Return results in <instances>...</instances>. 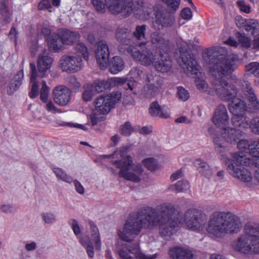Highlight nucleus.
<instances>
[{"label":"nucleus","instance_id":"1","mask_svg":"<svg viewBox=\"0 0 259 259\" xmlns=\"http://www.w3.org/2000/svg\"><path fill=\"white\" fill-rule=\"evenodd\" d=\"M226 52L225 48L218 46L205 50L202 54L203 65L215 78L212 81V87L218 97L225 101L232 100L229 104V110L233 115L231 120L232 125L245 128L248 125L245 118L239 116V113L247 110L252 111L258 107V102L250 84L247 83L243 88V92L248 99L249 106L247 107L243 101L235 98L237 88L233 83L224 77L236 69L238 59L236 55H226Z\"/></svg>","mask_w":259,"mask_h":259},{"label":"nucleus","instance_id":"2","mask_svg":"<svg viewBox=\"0 0 259 259\" xmlns=\"http://www.w3.org/2000/svg\"><path fill=\"white\" fill-rule=\"evenodd\" d=\"M157 214L153 210H141L130 214L122 227L117 229V236L121 241L131 242L139 234L142 228L158 227L161 236L170 237L182 227L197 232L204 228L206 215L196 209H189L184 213L182 221L175 212L170 203H163L156 208Z\"/></svg>","mask_w":259,"mask_h":259},{"label":"nucleus","instance_id":"3","mask_svg":"<svg viewBox=\"0 0 259 259\" xmlns=\"http://www.w3.org/2000/svg\"><path fill=\"white\" fill-rule=\"evenodd\" d=\"M151 42L153 47L159 49L158 54H153V52L143 49L145 44L131 46L128 51L133 58L141 64L145 66L152 64L158 71H168L171 66V61L168 54L167 42L160 35L154 34L152 36Z\"/></svg>","mask_w":259,"mask_h":259},{"label":"nucleus","instance_id":"4","mask_svg":"<svg viewBox=\"0 0 259 259\" xmlns=\"http://www.w3.org/2000/svg\"><path fill=\"white\" fill-rule=\"evenodd\" d=\"M131 148L132 145H123L113 154L102 155L100 158L109 159L112 164L120 169L118 172L120 178L134 182H139L141 179L143 170L140 164H134L132 157L127 154Z\"/></svg>","mask_w":259,"mask_h":259},{"label":"nucleus","instance_id":"5","mask_svg":"<svg viewBox=\"0 0 259 259\" xmlns=\"http://www.w3.org/2000/svg\"><path fill=\"white\" fill-rule=\"evenodd\" d=\"M242 223L240 219L230 212H215L209 218L206 231L213 238H223L226 234L238 233Z\"/></svg>","mask_w":259,"mask_h":259},{"label":"nucleus","instance_id":"6","mask_svg":"<svg viewBox=\"0 0 259 259\" xmlns=\"http://www.w3.org/2000/svg\"><path fill=\"white\" fill-rule=\"evenodd\" d=\"M69 223L79 243L85 249L89 257L93 258L95 251H100L102 248L100 234L97 226L93 222L90 223L89 237L81 235V228L76 220L71 219Z\"/></svg>","mask_w":259,"mask_h":259},{"label":"nucleus","instance_id":"7","mask_svg":"<svg viewBox=\"0 0 259 259\" xmlns=\"http://www.w3.org/2000/svg\"><path fill=\"white\" fill-rule=\"evenodd\" d=\"M232 247L243 254L259 253V225H246L243 234L233 242Z\"/></svg>","mask_w":259,"mask_h":259},{"label":"nucleus","instance_id":"8","mask_svg":"<svg viewBox=\"0 0 259 259\" xmlns=\"http://www.w3.org/2000/svg\"><path fill=\"white\" fill-rule=\"evenodd\" d=\"M175 57L188 76L195 75L197 76L195 80L197 88L201 91L207 92L208 85L202 77L200 67L193 56L189 53L188 50L183 48H180L179 53H176Z\"/></svg>","mask_w":259,"mask_h":259},{"label":"nucleus","instance_id":"9","mask_svg":"<svg viewBox=\"0 0 259 259\" xmlns=\"http://www.w3.org/2000/svg\"><path fill=\"white\" fill-rule=\"evenodd\" d=\"M121 98V94L117 92L107 95H100L96 98L94 104L95 110L90 118L93 126H94L105 119L107 115L114 107Z\"/></svg>","mask_w":259,"mask_h":259},{"label":"nucleus","instance_id":"10","mask_svg":"<svg viewBox=\"0 0 259 259\" xmlns=\"http://www.w3.org/2000/svg\"><path fill=\"white\" fill-rule=\"evenodd\" d=\"M212 121L218 127H224L221 135H214L212 137L215 146V150L218 154H221L225 151L227 147V144H230L222 138V135L224 132V129L228 127V126H225L229 122V116L227 109L225 105L220 104L218 106L213 113ZM229 128L235 129L234 126V127H229Z\"/></svg>","mask_w":259,"mask_h":259},{"label":"nucleus","instance_id":"11","mask_svg":"<svg viewBox=\"0 0 259 259\" xmlns=\"http://www.w3.org/2000/svg\"><path fill=\"white\" fill-rule=\"evenodd\" d=\"M79 38L80 35L76 32L60 29L58 30L57 33L51 34L47 39L50 50L59 52L63 49V45H72Z\"/></svg>","mask_w":259,"mask_h":259},{"label":"nucleus","instance_id":"12","mask_svg":"<svg viewBox=\"0 0 259 259\" xmlns=\"http://www.w3.org/2000/svg\"><path fill=\"white\" fill-rule=\"evenodd\" d=\"M259 141V139L257 141H249L246 140H240L237 144L238 149L239 150L238 153H235L232 155V158L237 163L240 165L250 166L253 163V160L257 159L251 153L253 150L255 153L259 152V148L256 146Z\"/></svg>","mask_w":259,"mask_h":259},{"label":"nucleus","instance_id":"13","mask_svg":"<svg viewBox=\"0 0 259 259\" xmlns=\"http://www.w3.org/2000/svg\"><path fill=\"white\" fill-rule=\"evenodd\" d=\"M115 249L121 259H156L157 254H146L143 252L138 244L127 245L118 240Z\"/></svg>","mask_w":259,"mask_h":259},{"label":"nucleus","instance_id":"14","mask_svg":"<svg viewBox=\"0 0 259 259\" xmlns=\"http://www.w3.org/2000/svg\"><path fill=\"white\" fill-rule=\"evenodd\" d=\"M244 111L239 113V116H243L246 119L248 127L241 128L238 126H234L235 129L232 128H225L222 135V138L227 142L231 144L235 143L239 139L244 131L250 127L253 133L259 134V118H254L248 123L247 118L243 114Z\"/></svg>","mask_w":259,"mask_h":259},{"label":"nucleus","instance_id":"15","mask_svg":"<svg viewBox=\"0 0 259 259\" xmlns=\"http://www.w3.org/2000/svg\"><path fill=\"white\" fill-rule=\"evenodd\" d=\"M30 52L33 56L40 53L37 59V66L40 77L45 76L47 71L51 68L53 58L42 45H39L36 42H32L31 44Z\"/></svg>","mask_w":259,"mask_h":259},{"label":"nucleus","instance_id":"16","mask_svg":"<svg viewBox=\"0 0 259 259\" xmlns=\"http://www.w3.org/2000/svg\"><path fill=\"white\" fill-rule=\"evenodd\" d=\"M221 154H220V159L225 163L227 170L231 176L243 182H251L253 178L247 169L240 165H237L235 160L228 159L225 155Z\"/></svg>","mask_w":259,"mask_h":259},{"label":"nucleus","instance_id":"17","mask_svg":"<svg viewBox=\"0 0 259 259\" xmlns=\"http://www.w3.org/2000/svg\"><path fill=\"white\" fill-rule=\"evenodd\" d=\"M59 66L64 72H76L83 68L80 57L76 55H64L60 59Z\"/></svg>","mask_w":259,"mask_h":259},{"label":"nucleus","instance_id":"18","mask_svg":"<svg viewBox=\"0 0 259 259\" xmlns=\"http://www.w3.org/2000/svg\"><path fill=\"white\" fill-rule=\"evenodd\" d=\"M108 10L112 14H130L132 11L133 2L131 0H105Z\"/></svg>","mask_w":259,"mask_h":259},{"label":"nucleus","instance_id":"19","mask_svg":"<svg viewBox=\"0 0 259 259\" xmlns=\"http://www.w3.org/2000/svg\"><path fill=\"white\" fill-rule=\"evenodd\" d=\"M126 78L112 77L107 80H95L93 83L90 84L96 94L104 91L111 87L123 84L126 81Z\"/></svg>","mask_w":259,"mask_h":259},{"label":"nucleus","instance_id":"20","mask_svg":"<svg viewBox=\"0 0 259 259\" xmlns=\"http://www.w3.org/2000/svg\"><path fill=\"white\" fill-rule=\"evenodd\" d=\"M53 97L55 103L60 106H65L70 101L71 91L63 85H58L53 91Z\"/></svg>","mask_w":259,"mask_h":259},{"label":"nucleus","instance_id":"21","mask_svg":"<svg viewBox=\"0 0 259 259\" xmlns=\"http://www.w3.org/2000/svg\"><path fill=\"white\" fill-rule=\"evenodd\" d=\"M95 54L97 63L101 68L106 67L109 60V51L108 46L105 40H100L97 43Z\"/></svg>","mask_w":259,"mask_h":259},{"label":"nucleus","instance_id":"22","mask_svg":"<svg viewBox=\"0 0 259 259\" xmlns=\"http://www.w3.org/2000/svg\"><path fill=\"white\" fill-rule=\"evenodd\" d=\"M128 75L130 80L127 83L128 88L131 91L135 89L134 91V94H135L140 89V84L144 82L145 75L142 70L138 68H134L130 72Z\"/></svg>","mask_w":259,"mask_h":259},{"label":"nucleus","instance_id":"23","mask_svg":"<svg viewBox=\"0 0 259 259\" xmlns=\"http://www.w3.org/2000/svg\"><path fill=\"white\" fill-rule=\"evenodd\" d=\"M236 25L242 30L250 32L252 35L257 36L259 34V23L253 19L247 20L244 17H237Z\"/></svg>","mask_w":259,"mask_h":259},{"label":"nucleus","instance_id":"24","mask_svg":"<svg viewBox=\"0 0 259 259\" xmlns=\"http://www.w3.org/2000/svg\"><path fill=\"white\" fill-rule=\"evenodd\" d=\"M224 43L231 47L248 48L251 46V40L245 34L237 32L235 37L230 36Z\"/></svg>","mask_w":259,"mask_h":259},{"label":"nucleus","instance_id":"25","mask_svg":"<svg viewBox=\"0 0 259 259\" xmlns=\"http://www.w3.org/2000/svg\"><path fill=\"white\" fill-rule=\"evenodd\" d=\"M145 81L147 82V86L151 94L159 92L162 84V78L152 72L146 75Z\"/></svg>","mask_w":259,"mask_h":259},{"label":"nucleus","instance_id":"26","mask_svg":"<svg viewBox=\"0 0 259 259\" xmlns=\"http://www.w3.org/2000/svg\"><path fill=\"white\" fill-rule=\"evenodd\" d=\"M169 255L172 259H191L192 253L187 248L177 247L170 248Z\"/></svg>","mask_w":259,"mask_h":259},{"label":"nucleus","instance_id":"27","mask_svg":"<svg viewBox=\"0 0 259 259\" xmlns=\"http://www.w3.org/2000/svg\"><path fill=\"white\" fill-rule=\"evenodd\" d=\"M149 112L152 116L166 118L170 116V110L166 106H160L157 102H153L149 108Z\"/></svg>","mask_w":259,"mask_h":259},{"label":"nucleus","instance_id":"28","mask_svg":"<svg viewBox=\"0 0 259 259\" xmlns=\"http://www.w3.org/2000/svg\"><path fill=\"white\" fill-rule=\"evenodd\" d=\"M30 66L31 71L30 76L31 87L29 93V97L31 98L34 99L38 95V81L37 80V73L35 65L34 63H30Z\"/></svg>","mask_w":259,"mask_h":259},{"label":"nucleus","instance_id":"29","mask_svg":"<svg viewBox=\"0 0 259 259\" xmlns=\"http://www.w3.org/2000/svg\"><path fill=\"white\" fill-rule=\"evenodd\" d=\"M24 73L22 70L19 71L14 76V78L11 81L7 88L8 94L11 95L16 91L22 84Z\"/></svg>","mask_w":259,"mask_h":259},{"label":"nucleus","instance_id":"30","mask_svg":"<svg viewBox=\"0 0 259 259\" xmlns=\"http://www.w3.org/2000/svg\"><path fill=\"white\" fill-rule=\"evenodd\" d=\"M195 166L203 176L210 178L212 175V169L205 162L200 159H196L194 162Z\"/></svg>","mask_w":259,"mask_h":259},{"label":"nucleus","instance_id":"31","mask_svg":"<svg viewBox=\"0 0 259 259\" xmlns=\"http://www.w3.org/2000/svg\"><path fill=\"white\" fill-rule=\"evenodd\" d=\"M110 71L112 74H116L121 71L124 67L123 60L118 56H115L112 58L109 64Z\"/></svg>","mask_w":259,"mask_h":259},{"label":"nucleus","instance_id":"32","mask_svg":"<svg viewBox=\"0 0 259 259\" xmlns=\"http://www.w3.org/2000/svg\"><path fill=\"white\" fill-rule=\"evenodd\" d=\"M53 171L58 180L68 184L72 183L73 178L72 177L68 175L63 169L58 167H54Z\"/></svg>","mask_w":259,"mask_h":259},{"label":"nucleus","instance_id":"33","mask_svg":"<svg viewBox=\"0 0 259 259\" xmlns=\"http://www.w3.org/2000/svg\"><path fill=\"white\" fill-rule=\"evenodd\" d=\"M32 117L35 120L41 121L42 119L40 111V106L37 104H30L28 107Z\"/></svg>","mask_w":259,"mask_h":259},{"label":"nucleus","instance_id":"34","mask_svg":"<svg viewBox=\"0 0 259 259\" xmlns=\"http://www.w3.org/2000/svg\"><path fill=\"white\" fill-rule=\"evenodd\" d=\"M40 216L42 221L48 225L54 224L57 220L56 214L52 211L42 212Z\"/></svg>","mask_w":259,"mask_h":259},{"label":"nucleus","instance_id":"35","mask_svg":"<svg viewBox=\"0 0 259 259\" xmlns=\"http://www.w3.org/2000/svg\"><path fill=\"white\" fill-rule=\"evenodd\" d=\"M42 103L44 108L49 113L55 114L57 113H60L62 112L60 109L56 107L54 101L51 99L46 100L42 102Z\"/></svg>","mask_w":259,"mask_h":259},{"label":"nucleus","instance_id":"36","mask_svg":"<svg viewBox=\"0 0 259 259\" xmlns=\"http://www.w3.org/2000/svg\"><path fill=\"white\" fill-rule=\"evenodd\" d=\"M84 91L82 93V99L85 102L90 101L96 94L90 84H87L83 87Z\"/></svg>","mask_w":259,"mask_h":259},{"label":"nucleus","instance_id":"37","mask_svg":"<svg viewBox=\"0 0 259 259\" xmlns=\"http://www.w3.org/2000/svg\"><path fill=\"white\" fill-rule=\"evenodd\" d=\"M142 163L147 169L151 171L155 170L158 168V164L157 161L152 157L144 159L142 161Z\"/></svg>","mask_w":259,"mask_h":259},{"label":"nucleus","instance_id":"38","mask_svg":"<svg viewBox=\"0 0 259 259\" xmlns=\"http://www.w3.org/2000/svg\"><path fill=\"white\" fill-rule=\"evenodd\" d=\"M137 130V127H132L129 122H126L123 124L120 125L119 127V132L121 134L125 136H130L133 132Z\"/></svg>","mask_w":259,"mask_h":259},{"label":"nucleus","instance_id":"39","mask_svg":"<svg viewBox=\"0 0 259 259\" xmlns=\"http://www.w3.org/2000/svg\"><path fill=\"white\" fill-rule=\"evenodd\" d=\"M50 89L47 86L46 82L42 81L41 88L40 91V99L42 102L50 99Z\"/></svg>","mask_w":259,"mask_h":259},{"label":"nucleus","instance_id":"40","mask_svg":"<svg viewBox=\"0 0 259 259\" xmlns=\"http://www.w3.org/2000/svg\"><path fill=\"white\" fill-rule=\"evenodd\" d=\"M189 188V184L188 181L184 180L178 181L175 185H171L169 189L172 191H182Z\"/></svg>","mask_w":259,"mask_h":259},{"label":"nucleus","instance_id":"41","mask_svg":"<svg viewBox=\"0 0 259 259\" xmlns=\"http://www.w3.org/2000/svg\"><path fill=\"white\" fill-rule=\"evenodd\" d=\"M177 97L180 100L186 101L189 98L190 94L188 90L179 86L177 88Z\"/></svg>","mask_w":259,"mask_h":259},{"label":"nucleus","instance_id":"42","mask_svg":"<svg viewBox=\"0 0 259 259\" xmlns=\"http://www.w3.org/2000/svg\"><path fill=\"white\" fill-rule=\"evenodd\" d=\"M167 5L170 13H175L178 9L180 0H162Z\"/></svg>","mask_w":259,"mask_h":259},{"label":"nucleus","instance_id":"43","mask_svg":"<svg viewBox=\"0 0 259 259\" xmlns=\"http://www.w3.org/2000/svg\"><path fill=\"white\" fill-rule=\"evenodd\" d=\"M256 146H257L256 148H259V141ZM251 153L253 156L257 157V159H256L254 161L253 160V163L250 165H254L255 166L259 168V152L256 153L255 151L252 150L251 151ZM254 178L259 183V169L255 171L254 174Z\"/></svg>","mask_w":259,"mask_h":259},{"label":"nucleus","instance_id":"44","mask_svg":"<svg viewBox=\"0 0 259 259\" xmlns=\"http://www.w3.org/2000/svg\"><path fill=\"white\" fill-rule=\"evenodd\" d=\"M246 71L249 72L256 76H259V63L251 62L246 66Z\"/></svg>","mask_w":259,"mask_h":259},{"label":"nucleus","instance_id":"45","mask_svg":"<svg viewBox=\"0 0 259 259\" xmlns=\"http://www.w3.org/2000/svg\"><path fill=\"white\" fill-rule=\"evenodd\" d=\"M11 0H1L0 13L2 15H7L9 13L10 5L11 4Z\"/></svg>","mask_w":259,"mask_h":259},{"label":"nucleus","instance_id":"46","mask_svg":"<svg viewBox=\"0 0 259 259\" xmlns=\"http://www.w3.org/2000/svg\"><path fill=\"white\" fill-rule=\"evenodd\" d=\"M76 50L79 53L81 54L83 58L88 60L89 59V52L87 47L83 43H79L76 47Z\"/></svg>","mask_w":259,"mask_h":259},{"label":"nucleus","instance_id":"47","mask_svg":"<svg viewBox=\"0 0 259 259\" xmlns=\"http://www.w3.org/2000/svg\"><path fill=\"white\" fill-rule=\"evenodd\" d=\"M146 26L144 25L137 26L136 31L134 33V36L139 40H141L145 37V31Z\"/></svg>","mask_w":259,"mask_h":259},{"label":"nucleus","instance_id":"48","mask_svg":"<svg viewBox=\"0 0 259 259\" xmlns=\"http://www.w3.org/2000/svg\"><path fill=\"white\" fill-rule=\"evenodd\" d=\"M237 6L240 10L246 14H249L251 12V8L250 6L246 4L244 1H238L237 2Z\"/></svg>","mask_w":259,"mask_h":259},{"label":"nucleus","instance_id":"49","mask_svg":"<svg viewBox=\"0 0 259 259\" xmlns=\"http://www.w3.org/2000/svg\"><path fill=\"white\" fill-rule=\"evenodd\" d=\"M73 185L75 189V191L77 193L80 195H83L85 193L84 188L80 182L77 180H73Z\"/></svg>","mask_w":259,"mask_h":259},{"label":"nucleus","instance_id":"50","mask_svg":"<svg viewBox=\"0 0 259 259\" xmlns=\"http://www.w3.org/2000/svg\"><path fill=\"white\" fill-rule=\"evenodd\" d=\"M93 5L97 11L99 12H104L105 10V5L107 6L106 3L103 4L101 0H93ZM107 8L108 7H106Z\"/></svg>","mask_w":259,"mask_h":259},{"label":"nucleus","instance_id":"51","mask_svg":"<svg viewBox=\"0 0 259 259\" xmlns=\"http://www.w3.org/2000/svg\"><path fill=\"white\" fill-rule=\"evenodd\" d=\"M18 32L15 27H13L11 29L8 36L11 41L13 42L15 45L17 43Z\"/></svg>","mask_w":259,"mask_h":259},{"label":"nucleus","instance_id":"52","mask_svg":"<svg viewBox=\"0 0 259 259\" xmlns=\"http://www.w3.org/2000/svg\"><path fill=\"white\" fill-rule=\"evenodd\" d=\"M170 17H155V18L156 19V20H155L156 24H158V23L159 22H162V21L163 23L161 24V27H166V26H170L171 25L169 23V21H170Z\"/></svg>","mask_w":259,"mask_h":259},{"label":"nucleus","instance_id":"53","mask_svg":"<svg viewBox=\"0 0 259 259\" xmlns=\"http://www.w3.org/2000/svg\"><path fill=\"white\" fill-rule=\"evenodd\" d=\"M37 247V243L33 241H27L25 245V249L28 251H33L35 250Z\"/></svg>","mask_w":259,"mask_h":259},{"label":"nucleus","instance_id":"54","mask_svg":"<svg viewBox=\"0 0 259 259\" xmlns=\"http://www.w3.org/2000/svg\"><path fill=\"white\" fill-rule=\"evenodd\" d=\"M1 210L6 213H10L14 211V208L11 204H3L1 205Z\"/></svg>","mask_w":259,"mask_h":259},{"label":"nucleus","instance_id":"55","mask_svg":"<svg viewBox=\"0 0 259 259\" xmlns=\"http://www.w3.org/2000/svg\"><path fill=\"white\" fill-rule=\"evenodd\" d=\"M68 82L75 89H78L80 84L77 81L76 78L74 76H71L68 78Z\"/></svg>","mask_w":259,"mask_h":259},{"label":"nucleus","instance_id":"56","mask_svg":"<svg viewBox=\"0 0 259 259\" xmlns=\"http://www.w3.org/2000/svg\"><path fill=\"white\" fill-rule=\"evenodd\" d=\"M136 131H138L141 134L147 135L152 132V127L151 126H145L141 128L137 127Z\"/></svg>","mask_w":259,"mask_h":259},{"label":"nucleus","instance_id":"57","mask_svg":"<svg viewBox=\"0 0 259 259\" xmlns=\"http://www.w3.org/2000/svg\"><path fill=\"white\" fill-rule=\"evenodd\" d=\"M51 2L50 0H42L38 4L39 9H47L50 7Z\"/></svg>","mask_w":259,"mask_h":259},{"label":"nucleus","instance_id":"58","mask_svg":"<svg viewBox=\"0 0 259 259\" xmlns=\"http://www.w3.org/2000/svg\"><path fill=\"white\" fill-rule=\"evenodd\" d=\"M133 2V5H132V11L131 12L130 15L132 14L133 11L135 9L137 8L139 9L140 7H142L143 5V0H131ZM125 15H126V14L124 13ZM130 15V14H128Z\"/></svg>","mask_w":259,"mask_h":259},{"label":"nucleus","instance_id":"59","mask_svg":"<svg viewBox=\"0 0 259 259\" xmlns=\"http://www.w3.org/2000/svg\"><path fill=\"white\" fill-rule=\"evenodd\" d=\"M120 140V137L118 134H115L110 138L111 146H115L117 145L119 141Z\"/></svg>","mask_w":259,"mask_h":259},{"label":"nucleus","instance_id":"60","mask_svg":"<svg viewBox=\"0 0 259 259\" xmlns=\"http://www.w3.org/2000/svg\"><path fill=\"white\" fill-rule=\"evenodd\" d=\"M126 35L125 31L122 29H118L116 33V38L120 41H122V38L125 37Z\"/></svg>","mask_w":259,"mask_h":259},{"label":"nucleus","instance_id":"61","mask_svg":"<svg viewBox=\"0 0 259 259\" xmlns=\"http://www.w3.org/2000/svg\"><path fill=\"white\" fill-rule=\"evenodd\" d=\"M182 175L183 172L182 170L179 169L171 175L170 177V179L171 181H175L181 178L182 176Z\"/></svg>","mask_w":259,"mask_h":259},{"label":"nucleus","instance_id":"62","mask_svg":"<svg viewBox=\"0 0 259 259\" xmlns=\"http://www.w3.org/2000/svg\"><path fill=\"white\" fill-rule=\"evenodd\" d=\"M193 14L190 9L186 8L182 10L181 16H192Z\"/></svg>","mask_w":259,"mask_h":259},{"label":"nucleus","instance_id":"63","mask_svg":"<svg viewBox=\"0 0 259 259\" xmlns=\"http://www.w3.org/2000/svg\"><path fill=\"white\" fill-rule=\"evenodd\" d=\"M67 125L71 127L79 128V129L83 130H87V128L85 127V126L83 124H78V123H72V122H69L67 123Z\"/></svg>","mask_w":259,"mask_h":259},{"label":"nucleus","instance_id":"64","mask_svg":"<svg viewBox=\"0 0 259 259\" xmlns=\"http://www.w3.org/2000/svg\"><path fill=\"white\" fill-rule=\"evenodd\" d=\"M51 27L49 25H46L44 26L41 30L42 33L45 35L47 36L51 34Z\"/></svg>","mask_w":259,"mask_h":259}]
</instances>
